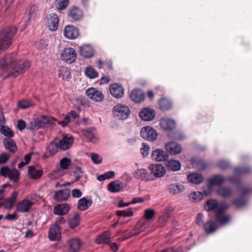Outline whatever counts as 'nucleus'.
<instances>
[{
    "label": "nucleus",
    "mask_w": 252,
    "mask_h": 252,
    "mask_svg": "<svg viewBox=\"0 0 252 252\" xmlns=\"http://www.w3.org/2000/svg\"><path fill=\"white\" fill-rule=\"evenodd\" d=\"M68 16L72 20L79 21L82 18L83 13L80 8L74 6L70 8Z\"/></svg>",
    "instance_id": "obj_19"
},
{
    "label": "nucleus",
    "mask_w": 252,
    "mask_h": 252,
    "mask_svg": "<svg viewBox=\"0 0 252 252\" xmlns=\"http://www.w3.org/2000/svg\"><path fill=\"white\" fill-rule=\"evenodd\" d=\"M78 117L74 111L68 112L62 121L58 122L59 125L65 127L69 122L74 121Z\"/></svg>",
    "instance_id": "obj_26"
},
{
    "label": "nucleus",
    "mask_w": 252,
    "mask_h": 252,
    "mask_svg": "<svg viewBox=\"0 0 252 252\" xmlns=\"http://www.w3.org/2000/svg\"><path fill=\"white\" fill-rule=\"evenodd\" d=\"M17 128L20 130H23L25 127L27 128V125L25 122L22 120H19L18 122Z\"/></svg>",
    "instance_id": "obj_64"
},
{
    "label": "nucleus",
    "mask_w": 252,
    "mask_h": 252,
    "mask_svg": "<svg viewBox=\"0 0 252 252\" xmlns=\"http://www.w3.org/2000/svg\"><path fill=\"white\" fill-rule=\"evenodd\" d=\"M55 4L58 9L63 10L67 6L68 0H56Z\"/></svg>",
    "instance_id": "obj_50"
},
{
    "label": "nucleus",
    "mask_w": 252,
    "mask_h": 252,
    "mask_svg": "<svg viewBox=\"0 0 252 252\" xmlns=\"http://www.w3.org/2000/svg\"><path fill=\"white\" fill-rule=\"evenodd\" d=\"M92 203L91 200L87 199L85 197H83L78 200L77 208L80 211H85L91 206Z\"/></svg>",
    "instance_id": "obj_31"
},
{
    "label": "nucleus",
    "mask_w": 252,
    "mask_h": 252,
    "mask_svg": "<svg viewBox=\"0 0 252 252\" xmlns=\"http://www.w3.org/2000/svg\"><path fill=\"white\" fill-rule=\"evenodd\" d=\"M160 126L163 129L170 130L175 127L176 123L172 119L168 118H163L160 120Z\"/></svg>",
    "instance_id": "obj_25"
},
{
    "label": "nucleus",
    "mask_w": 252,
    "mask_h": 252,
    "mask_svg": "<svg viewBox=\"0 0 252 252\" xmlns=\"http://www.w3.org/2000/svg\"><path fill=\"white\" fill-rule=\"evenodd\" d=\"M36 11V6H32L30 10V12L29 13V14L27 16L28 20H27L26 23L23 25V28L22 29V31H23L25 29H26V28L28 27V26L30 24L33 18L34 13Z\"/></svg>",
    "instance_id": "obj_45"
},
{
    "label": "nucleus",
    "mask_w": 252,
    "mask_h": 252,
    "mask_svg": "<svg viewBox=\"0 0 252 252\" xmlns=\"http://www.w3.org/2000/svg\"><path fill=\"white\" fill-rule=\"evenodd\" d=\"M73 175L75 177V181H77L81 178L83 172L80 167H76L73 171Z\"/></svg>",
    "instance_id": "obj_57"
},
{
    "label": "nucleus",
    "mask_w": 252,
    "mask_h": 252,
    "mask_svg": "<svg viewBox=\"0 0 252 252\" xmlns=\"http://www.w3.org/2000/svg\"><path fill=\"white\" fill-rule=\"evenodd\" d=\"M246 203V201L243 197L235 199L233 202L234 205L238 208L244 206Z\"/></svg>",
    "instance_id": "obj_56"
},
{
    "label": "nucleus",
    "mask_w": 252,
    "mask_h": 252,
    "mask_svg": "<svg viewBox=\"0 0 252 252\" xmlns=\"http://www.w3.org/2000/svg\"><path fill=\"white\" fill-rule=\"evenodd\" d=\"M80 55L86 58L92 57L94 55L93 49L89 45H84L79 47Z\"/></svg>",
    "instance_id": "obj_28"
},
{
    "label": "nucleus",
    "mask_w": 252,
    "mask_h": 252,
    "mask_svg": "<svg viewBox=\"0 0 252 252\" xmlns=\"http://www.w3.org/2000/svg\"><path fill=\"white\" fill-rule=\"evenodd\" d=\"M228 207L229 205L227 203L221 202L218 203L216 199L208 200L204 206L206 210L214 211L217 221L221 224H225L230 220V217L223 214Z\"/></svg>",
    "instance_id": "obj_3"
},
{
    "label": "nucleus",
    "mask_w": 252,
    "mask_h": 252,
    "mask_svg": "<svg viewBox=\"0 0 252 252\" xmlns=\"http://www.w3.org/2000/svg\"><path fill=\"white\" fill-rule=\"evenodd\" d=\"M252 171V169L249 167L238 166L235 168L234 175L227 179L220 174L214 175L207 180V188L208 190H204V193L205 194L211 193L213 190L215 186L221 185L226 180L229 182L233 183L236 185L239 183L241 176L244 174H249L251 173Z\"/></svg>",
    "instance_id": "obj_2"
},
{
    "label": "nucleus",
    "mask_w": 252,
    "mask_h": 252,
    "mask_svg": "<svg viewBox=\"0 0 252 252\" xmlns=\"http://www.w3.org/2000/svg\"><path fill=\"white\" fill-rule=\"evenodd\" d=\"M203 198L202 194L199 191H195L189 194V198L191 201H199Z\"/></svg>",
    "instance_id": "obj_52"
},
{
    "label": "nucleus",
    "mask_w": 252,
    "mask_h": 252,
    "mask_svg": "<svg viewBox=\"0 0 252 252\" xmlns=\"http://www.w3.org/2000/svg\"><path fill=\"white\" fill-rule=\"evenodd\" d=\"M140 134L144 139L151 141H155L158 136L157 131L150 126L142 128Z\"/></svg>",
    "instance_id": "obj_7"
},
{
    "label": "nucleus",
    "mask_w": 252,
    "mask_h": 252,
    "mask_svg": "<svg viewBox=\"0 0 252 252\" xmlns=\"http://www.w3.org/2000/svg\"><path fill=\"white\" fill-rule=\"evenodd\" d=\"M32 105V101L30 100L23 99L18 103V106L20 108L26 109Z\"/></svg>",
    "instance_id": "obj_51"
},
{
    "label": "nucleus",
    "mask_w": 252,
    "mask_h": 252,
    "mask_svg": "<svg viewBox=\"0 0 252 252\" xmlns=\"http://www.w3.org/2000/svg\"><path fill=\"white\" fill-rule=\"evenodd\" d=\"M150 147L145 143L142 144V147L141 148V153L144 157L147 156L149 154Z\"/></svg>",
    "instance_id": "obj_60"
},
{
    "label": "nucleus",
    "mask_w": 252,
    "mask_h": 252,
    "mask_svg": "<svg viewBox=\"0 0 252 252\" xmlns=\"http://www.w3.org/2000/svg\"><path fill=\"white\" fill-rule=\"evenodd\" d=\"M0 133L4 135L5 136L8 137V138H10L13 136V132L11 130V129L3 125L1 126L0 128Z\"/></svg>",
    "instance_id": "obj_48"
},
{
    "label": "nucleus",
    "mask_w": 252,
    "mask_h": 252,
    "mask_svg": "<svg viewBox=\"0 0 252 252\" xmlns=\"http://www.w3.org/2000/svg\"><path fill=\"white\" fill-rule=\"evenodd\" d=\"M59 75L63 80H67L70 78L69 71L64 67H62L60 68Z\"/></svg>",
    "instance_id": "obj_47"
},
{
    "label": "nucleus",
    "mask_w": 252,
    "mask_h": 252,
    "mask_svg": "<svg viewBox=\"0 0 252 252\" xmlns=\"http://www.w3.org/2000/svg\"><path fill=\"white\" fill-rule=\"evenodd\" d=\"M46 23L48 29L54 31L58 27L59 17L57 14L51 13L46 16Z\"/></svg>",
    "instance_id": "obj_9"
},
{
    "label": "nucleus",
    "mask_w": 252,
    "mask_h": 252,
    "mask_svg": "<svg viewBox=\"0 0 252 252\" xmlns=\"http://www.w3.org/2000/svg\"><path fill=\"white\" fill-rule=\"evenodd\" d=\"M70 191L69 189L56 191L54 195V199L58 201L66 200L70 196Z\"/></svg>",
    "instance_id": "obj_21"
},
{
    "label": "nucleus",
    "mask_w": 252,
    "mask_h": 252,
    "mask_svg": "<svg viewBox=\"0 0 252 252\" xmlns=\"http://www.w3.org/2000/svg\"><path fill=\"white\" fill-rule=\"evenodd\" d=\"M168 155L163 150L156 149L152 153V159L158 161L165 160L168 158Z\"/></svg>",
    "instance_id": "obj_27"
},
{
    "label": "nucleus",
    "mask_w": 252,
    "mask_h": 252,
    "mask_svg": "<svg viewBox=\"0 0 252 252\" xmlns=\"http://www.w3.org/2000/svg\"><path fill=\"white\" fill-rule=\"evenodd\" d=\"M151 174L158 178L163 176L166 173L165 168L160 164H151L149 166Z\"/></svg>",
    "instance_id": "obj_8"
},
{
    "label": "nucleus",
    "mask_w": 252,
    "mask_h": 252,
    "mask_svg": "<svg viewBox=\"0 0 252 252\" xmlns=\"http://www.w3.org/2000/svg\"><path fill=\"white\" fill-rule=\"evenodd\" d=\"M115 175V173L114 171H110L97 176V179L99 181H103L105 180L113 178Z\"/></svg>",
    "instance_id": "obj_49"
},
{
    "label": "nucleus",
    "mask_w": 252,
    "mask_h": 252,
    "mask_svg": "<svg viewBox=\"0 0 252 252\" xmlns=\"http://www.w3.org/2000/svg\"><path fill=\"white\" fill-rule=\"evenodd\" d=\"M86 94L90 99L96 102H100L104 98V95L102 92L94 88L87 89L86 91Z\"/></svg>",
    "instance_id": "obj_10"
},
{
    "label": "nucleus",
    "mask_w": 252,
    "mask_h": 252,
    "mask_svg": "<svg viewBox=\"0 0 252 252\" xmlns=\"http://www.w3.org/2000/svg\"><path fill=\"white\" fill-rule=\"evenodd\" d=\"M4 219L9 220H16L18 219L17 214L16 212H13V214H8L5 217Z\"/></svg>",
    "instance_id": "obj_62"
},
{
    "label": "nucleus",
    "mask_w": 252,
    "mask_h": 252,
    "mask_svg": "<svg viewBox=\"0 0 252 252\" xmlns=\"http://www.w3.org/2000/svg\"><path fill=\"white\" fill-rule=\"evenodd\" d=\"M203 227L207 234H210L214 232L218 228L215 222L210 220L203 225Z\"/></svg>",
    "instance_id": "obj_39"
},
{
    "label": "nucleus",
    "mask_w": 252,
    "mask_h": 252,
    "mask_svg": "<svg viewBox=\"0 0 252 252\" xmlns=\"http://www.w3.org/2000/svg\"><path fill=\"white\" fill-rule=\"evenodd\" d=\"M0 174L1 176L8 178L10 181L13 182H17L19 178L20 173L16 169H10L7 166L1 168Z\"/></svg>",
    "instance_id": "obj_6"
},
{
    "label": "nucleus",
    "mask_w": 252,
    "mask_h": 252,
    "mask_svg": "<svg viewBox=\"0 0 252 252\" xmlns=\"http://www.w3.org/2000/svg\"><path fill=\"white\" fill-rule=\"evenodd\" d=\"M69 205L64 203L56 206L54 208V213L56 215L63 216L69 212Z\"/></svg>",
    "instance_id": "obj_29"
},
{
    "label": "nucleus",
    "mask_w": 252,
    "mask_h": 252,
    "mask_svg": "<svg viewBox=\"0 0 252 252\" xmlns=\"http://www.w3.org/2000/svg\"><path fill=\"white\" fill-rule=\"evenodd\" d=\"M130 98L136 103H140L144 100L145 94L141 90L135 89L131 92Z\"/></svg>",
    "instance_id": "obj_23"
},
{
    "label": "nucleus",
    "mask_w": 252,
    "mask_h": 252,
    "mask_svg": "<svg viewBox=\"0 0 252 252\" xmlns=\"http://www.w3.org/2000/svg\"><path fill=\"white\" fill-rule=\"evenodd\" d=\"M30 66L29 61L20 59L16 54L8 55L0 60V75L2 78L17 77Z\"/></svg>",
    "instance_id": "obj_1"
},
{
    "label": "nucleus",
    "mask_w": 252,
    "mask_h": 252,
    "mask_svg": "<svg viewBox=\"0 0 252 252\" xmlns=\"http://www.w3.org/2000/svg\"><path fill=\"white\" fill-rule=\"evenodd\" d=\"M110 238V233L109 232L106 231L98 236L96 238L95 242L97 244H101L102 243L108 244L109 242Z\"/></svg>",
    "instance_id": "obj_35"
},
{
    "label": "nucleus",
    "mask_w": 252,
    "mask_h": 252,
    "mask_svg": "<svg viewBox=\"0 0 252 252\" xmlns=\"http://www.w3.org/2000/svg\"><path fill=\"white\" fill-rule=\"evenodd\" d=\"M29 173L32 178L37 179L42 176L43 172L41 170H37L34 167L31 166L29 168Z\"/></svg>",
    "instance_id": "obj_42"
},
{
    "label": "nucleus",
    "mask_w": 252,
    "mask_h": 252,
    "mask_svg": "<svg viewBox=\"0 0 252 252\" xmlns=\"http://www.w3.org/2000/svg\"><path fill=\"white\" fill-rule=\"evenodd\" d=\"M123 188V184L119 181H114L109 184L108 189L111 192H117Z\"/></svg>",
    "instance_id": "obj_34"
},
{
    "label": "nucleus",
    "mask_w": 252,
    "mask_h": 252,
    "mask_svg": "<svg viewBox=\"0 0 252 252\" xmlns=\"http://www.w3.org/2000/svg\"><path fill=\"white\" fill-rule=\"evenodd\" d=\"M173 211L172 206L171 205H167L159 217L158 222L161 223L166 221L171 217Z\"/></svg>",
    "instance_id": "obj_24"
},
{
    "label": "nucleus",
    "mask_w": 252,
    "mask_h": 252,
    "mask_svg": "<svg viewBox=\"0 0 252 252\" xmlns=\"http://www.w3.org/2000/svg\"><path fill=\"white\" fill-rule=\"evenodd\" d=\"M85 75L89 78L94 79L98 77V72L92 66H88L85 69Z\"/></svg>",
    "instance_id": "obj_44"
},
{
    "label": "nucleus",
    "mask_w": 252,
    "mask_h": 252,
    "mask_svg": "<svg viewBox=\"0 0 252 252\" xmlns=\"http://www.w3.org/2000/svg\"><path fill=\"white\" fill-rule=\"evenodd\" d=\"M113 114L114 117L117 119L123 120L129 117L130 111L127 105L118 104L113 107Z\"/></svg>",
    "instance_id": "obj_4"
},
{
    "label": "nucleus",
    "mask_w": 252,
    "mask_h": 252,
    "mask_svg": "<svg viewBox=\"0 0 252 252\" xmlns=\"http://www.w3.org/2000/svg\"><path fill=\"white\" fill-rule=\"evenodd\" d=\"M217 193L223 197H228L232 193V190L227 187H221L217 190Z\"/></svg>",
    "instance_id": "obj_41"
},
{
    "label": "nucleus",
    "mask_w": 252,
    "mask_h": 252,
    "mask_svg": "<svg viewBox=\"0 0 252 252\" xmlns=\"http://www.w3.org/2000/svg\"><path fill=\"white\" fill-rule=\"evenodd\" d=\"M188 180L192 183L199 184L202 182L203 180V176L200 173H192L187 176Z\"/></svg>",
    "instance_id": "obj_33"
},
{
    "label": "nucleus",
    "mask_w": 252,
    "mask_h": 252,
    "mask_svg": "<svg viewBox=\"0 0 252 252\" xmlns=\"http://www.w3.org/2000/svg\"><path fill=\"white\" fill-rule=\"evenodd\" d=\"M91 158L93 162L95 164H99L102 161V157L98 154L92 153L91 155Z\"/></svg>",
    "instance_id": "obj_55"
},
{
    "label": "nucleus",
    "mask_w": 252,
    "mask_h": 252,
    "mask_svg": "<svg viewBox=\"0 0 252 252\" xmlns=\"http://www.w3.org/2000/svg\"><path fill=\"white\" fill-rule=\"evenodd\" d=\"M69 251L71 252H75L81 248V243L78 238H74L69 241Z\"/></svg>",
    "instance_id": "obj_37"
},
{
    "label": "nucleus",
    "mask_w": 252,
    "mask_h": 252,
    "mask_svg": "<svg viewBox=\"0 0 252 252\" xmlns=\"http://www.w3.org/2000/svg\"><path fill=\"white\" fill-rule=\"evenodd\" d=\"M3 145L7 150L11 153H15L17 150V146L15 141L11 138H4L3 140Z\"/></svg>",
    "instance_id": "obj_32"
},
{
    "label": "nucleus",
    "mask_w": 252,
    "mask_h": 252,
    "mask_svg": "<svg viewBox=\"0 0 252 252\" xmlns=\"http://www.w3.org/2000/svg\"><path fill=\"white\" fill-rule=\"evenodd\" d=\"M1 204L6 209L11 208L14 205V204H13V203L11 202L8 198L3 199L1 202Z\"/></svg>",
    "instance_id": "obj_59"
},
{
    "label": "nucleus",
    "mask_w": 252,
    "mask_h": 252,
    "mask_svg": "<svg viewBox=\"0 0 252 252\" xmlns=\"http://www.w3.org/2000/svg\"><path fill=\"white\" fill-rule=\"evenodd\" d=\"M111 94L117 98H122L124 94V88L123 86L118 83H114L110 86Z\"/></svg>",
    "instance_id": "obj_13"
},
{
    "label": "nucleus",
    "mask_w": 252,
    "mask_h": 252,
    "mask_svg": "<svg viewBox=\"0 0 252 252\" xmlns=\"http://www.w3.org/2000/svg\"><path fill=\"white\" fill-rule=\"evenodd\" d=\"M48 123L47 117L42 115L34 119L27 125V129L30 130H38L46 126Z\"/></svg>",
    "instance_id": "obj_5"
},
{
    "label": "nucleus",
    "mask_w": 252,
    "mask_h": 252,
    "mask_svg": "<svg viewBox=\"0 0 252 252\" xmlns=\"http://www.w3.org/2000/svg\"><path fill=\"white\" fill-rule=\"evenodd\" d=\"M156 112L153 109L146 108L139 112V117L143 121H150L154 119Z\"/></svg>",
    "instance_id": "obj_15"
},
{
    "label": "nucleus",
    "mask_w": 252,
    "mask_h": 252,
    "mask_svg": "<svg viewBox=\"0 0 252 252\" xmlns=\"http://www.w3.org/2000/svg\"><path fill=\"white\" fill-rule=\"evenodd\" d=\"M73 141L74 140L72 136H65L61 140L58 139V143L60 149L62 150H65L72 146Z\"/></svg>",
    "instance_id": "obj_18"
},
{
    "label": "nucleus",
    "mask_w": 252,
    "mask_h": 252,
    "mask_svg": "<svg viewBox=\"0 0 252 252\" xmlns=\"http://www.w3.org/2000/svg\"><path fill=\"white\" fill-rule=\"evenodd\" d=\"M195 222L198 225H202L203 223V215L202 213L197 214Z\"/></svg>",
    "instance_id": "obj_63"
},
{
    "label": "nucleus",
    "mask_w": 252,
    "mask_h": 252,
    "mask_svg": "<svg viewBox=\"0 0 252 252\" xmlns=\"http://www.w3.org/2000/svg\"><path fill=\"white\" fill-rule=\"evenodd\" d=\"M61 237V231L60 226L58 224L52 225L49 230V238L52 241L57 240Z\"/></svg>",
    "instance_id": "obj_20"
},
{
    "label": "nucleus",
    "mask_w": 252,
    "mask_h": 252,
    "mask_svg": "<svg viewBox=\"0 0 252 252\" xmlns=\"http://www.w3.org/2000/svg\"><path fill=\"white\" fill-rule=\"evenodd\" d=\"M132 175L134 178L145 182L151 180L150 174L145 168L137 169L132 173Z\"/></svg>",
    "instance_id": "obj_11"
},
{
    "label": "nucleus",
    "mask_w": 252,
    "mask_h": 252,
    "mask_svg": "<svg viewBox=\"0 0 252 252\" xmlns=\"http://www.w3.org/2000/svg\"><path fill=\"white\" fill-rule=\"evenodd\" d=\"M61 57L63 60L71 63L76 59V53L72 48H65L63 51Z\"/></svg>",
    "instance_id": "obj_12"
},
{
    "label": "nucleus",
    "mask_w": 252,
    "mask_h": 252,
    "mask_svg": "<svg viewBox=\"0 0 252 252\" xmlns=\"http://www.w3.org/2000/svg\"><path fill=\"white\" fill-rule=\"evenodd\" d=\"M84 135L91 142L97 143L98 141L97 135L94 130L88 128L83 131Z\"/></svg>",
    "instance_id": "obj_30"
},
{
    "label": "nucleus",
    "mask_w": 252,
    "mask_h": 252,
    "mask_svg": "<svg viewBox=\"0 0 252 252\" xmlns=\"http://www.w3.org/2000/svg\"><path fill=\"white\" fill-rule=\"evenodd\" d=\"M59 146L58 143V139H55L48 145L47 150L51 155H54L59 149Z\"/></svg>",
    "instance_id": "obj_43"
},
{
    "label": "nucleus",
    "mask_w": 252,
    "mask_h": 252,
    "mask_svg": "<svg viewBox=\"0 0 252 252\" xmlns=\"http://www.w3.org/2000/svg\"><path fill=\"white\" fill-rule=\"evenodd\" d=\"M155 212L153 209H148L145 210V218L147 220H152L155 216Z\"/></svg>",
    "instance_id": "obj_58"
},
{
    "label": "nucleus",
    "mask_w": 252,
    "mask_h": 252,
    "mask_svg": "<svg viewBox=\"0 0 252 252\" xmlns=\"http://www.w3.org/2000/svg\"><path fill=\"white\" fill-rule=\"evenodd\" d=\"M165 149L170 155H176L182 151V147L174 142H170L165 145Z\"/></svg>",
    "instance_id": "obj_17"
},
{
    "label": "nucleus",
    "mask_w": 252,
    "mask_h": 252,
    "mask_svg": "<svg viewBox=\"0 0 252 252\" xmlns=\"http://www.w3.org/2000/svg\"><path fill=\"white\" fill-rule=\"evenodd\" d=\"M159 104L160 109L163 110H168L172 107L170 100L166 98H161L159 101Z\"/></svg>",
    "instance_id": "obj_40"
},
{
    "label": "nucleus",
    "mask_w": 252,
    "mask_h": 252,
    "mask_svg": "<svg viewBox=\"0 0 252 252\" xmlns=\"http://www.w3.org/2000/svg\"><path fill=\"white\" fill-rule=\"evenodd\" d=\"M71 164V160L67 158H63L60 162L61 167L63 169H66Z\"/></svg>",
    "instance_id": "obj_54"
},
{
    "label": "nucleus",
    "mask_w": 252,
    "mask_h": 252,
    "mask_svg": "<svg viewBox=\"0 0 252 252\" xmlns=\"http://www.w3.org/2000/svg\"><path fill=\"white\" fill-rule=\"evenodd\" d=\"M218 167L221 170H226L230 167V163L229 161L220 160L218 161Z\"/></svg>",
    "instance_id": "obj_53"
},
{
    "label": "nucleus",
    "mask_w": 252,
    "mask_h": 252,
    "mask_svg": "<svg viewBox=\"0 0 252 252\" xmlns=\"http://www.w3.org/2000/svg\"><path fill=\"white\" fill-rule=\"evenodd\" d=\"M9 158L8 154L2 153L0 155V164H4Z\"/></svg>",
    "instance_id": "obj_61"
},
{
    "label": "nucleus",
    "mask_w": 252,
    "mask_h": 252,
    "mask_svg": "<svg viewBox=\"0 0 252 252\" xmlns=\"http://www.w3.org/2000/svg\"><path fill=\"white\" fill-rule=\"evenodd\" d=\"M63 34L68 39H74L78 36V30L74 26L67 25L63 30Z\"/></svg>",
    "instance_id": "obj_16"
},
{
    "label": "nucleus",
    "mask_w": 252,
    "mask_h": 252,
    "mask_svg": "<svg viewBox=\"0 0 252 252\" xmlns=\"http://www.w3.org/2000/svg\"><path fill=\"white\" fill-rule=\"evenodd\" d=\"M168 170L172 171H178L181 169V163L178 160L170 159L166 163Z\"/></svg>",
    "instance_id": "obj_38"
},
{
    "label": "nucleus",
    "mask_w": 252,
    "mask_h": 252,
    "mask_svg": "<svg viewBox=\"0 0 252 252\" xmlns=\"http://www.w3.org/2000/svg\"><path fill=\"white\" fill-rule=\"evenodd\" d=\"M80 220V217L78 213H74L72 216L68 220L69 226L71 228L76 227L79 224Z\"/></svg>",
    "instance_id": "obj_36"
},
{
    "label": "nucleus",
    "mask_w": 252,
    "mask_h": 252,
    "mask_svg": "<svg viewBox=\"0 0 252 252\" xmlns=\"http://www.w3.org/2000/svg\"><path fill=\"white\" fill-rule=\"evenodd\" d=\"M33 203L30 200L25 199L19 202L16 206V211L20 213H27L28 212Z\"/></svg>",
    "instance_id": "obj_14"
},
{
    "label": "nucleus",
    "mask_w": 252,
    "mask_h": 252,
    "mask_svg": "<svg viewBox=\"0 0 252 252\" xmlns=\"http://www.w3.org/2000/svg\"><path fill=\"white\" fill-rule=\"evenodd\" d=\"M116 214L119 217H130L133 215V212L131 208L125 210H118L116 211Z\"/></svg>",
    "instance_id": "obj_46"
},
{
    "label": "nucleus",
    "mask_w": 252,
    "mask_h": 252,
    "mask_svg": "<svg viewBox=\"0 0 252 252\" xmlns=\"http://www.w3.org/2000/svg\"><path fill=\"white\" fill-rule=\"evenodd\" d=\"M168 189L170 193L177 194L184 191L185 188L182 184L176 183L169 185Z\"/></svg>",
    "instance_id": "obj_22"
}]
</instances>
